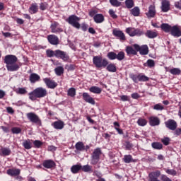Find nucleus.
<instances>
[{"label":"nucleus","instance_id":"72a5a7b5","mask_svg":"<svg viewBox=\"0 0 181 181\" xmlns=\"http://www.w3.org/2000/svg\"><path fill=\"white\" fill-rule=\"evenodd\" d=\"M81 170L83 172H86V173H93V167H91V165H85L83 166L81 165Z\"/></svg>","mask_w":181,"mask_h":181},{"label":"nucleus","instance_id":"ea45409f","mask_svg":"<svg viewBox=\"0 0 181 181\" xmlns=\"http://www.w3.org/2000/svg\"><path fill=\"white\" fill-rule=\"evenodd\" d=\"M116 59L121 62L125 59V52H119L117 54H116Z\"/></svg>","mask_w":181,"mask_h":181},{"label":"nucleus","instance_id":"39448f33","mask_svg":"<svg viewBox=\"0 0 181 181\" xmlns=\"http://www.w3.org/2000/svg\"><path fill=\"white\" fill-rule=\"evenodd\" d=\"M101 155V148H95L91 154V165H97L100 160V156Z\"/></svg>","mask_w":181,"mask_h":181},{"label":"nucleus","instance_id":"393cba45","mask_svg":"<svg viewBox=\"0 0 181 181\" xmlns=\"http://www.w3.org/2000/svg\"><path fill=\"white\" fill-rule=\"evenodd\" d=\"M172 28H173V26H171L170 25H169L168 23H163L160 25V28L162 29V30L165 32V33H169V32H171Z\"/></svg>","mask_w":181,"mask_h":181},{"label":"nucleus","instance_id":"7ed1b4c3","mask_svg":"<svg viewBox=\"0 0 181 181\" xmlns=\"http://www.w3.org/2000/svg\"><path fill=\"white\" fill-rule=\"evenodd\" d=\"M93 64L95 67L101 69V67H107L108 66V61L105 59H103V57L100 56H95L93 59Z\"/></svg>","mask_w":181,"mask_h":181},{"label":"nucleus","instance_id":"69168bd1","mask_svg":"<svg viewBox=\"0 0 181 181\" xmlns=\"http://www.w3.org/2000/svg\"><path fill=\"white\" fill-rule=\"evenodd\" d=\"M40 8L41 11H45L46 8H47V4L41 3L40 4Z\"/></svg>","mask_w":181,"mask_h":181},{"label":"nucleus","instance_id":"4d7b16f0","mask_svg":"<svg viewBox=\"0 0 181 181\" xmlns=\"http://www.w3.org/2000/svg\"><path fill=\"white\" fill-rule=\"evenodd\" d=\"M146 64L148 67H150V68L155 67V61H153V59H148Z\"/></svg>","mask_w":181,"mask_h":181},{"label":"nucleus","instance_id":"473e14b6","mask_svg":"<svg viewBox=\"0 0 181 181\" xmlns=\"http://www.w3.org/2000/svg\"><path fill=\"white\" fill-rule=\"evenodd\" d=\"M151 146L153 149H157L158 151H160L163 148V145L160 142H153Z\"/></svg>","mask_w":181,"mask_h":181},{"label":"nucleus","instance_id":"a211bd4d","mask_svg":"<svg viewBox=\"0 0 181 181\" xmlns=\"http://www.w3.org/2000/svg\"><path fill=\"white\" fill-rule=\"evenodd\" d=\"M113 35L119 39V40H125V35L122 31L118 30H113Z\"/></svg>","mask_w":181,"mask_h":181},{"label":"nucleus","instance_id":"5fc2aeb1","mask_svg":"<svg viewBox=\"0 0 181 181\" xmlns=\"http://www.w3.org/2000/svg\"><path fill=\"white\" fill-rule=\"evenodd\" d=\"M130 78H132L134 83H138L139 81V75L132 74L130 75Z\"/></svg>","mask_w":181,"mask_h":181},{"label":"nucleus","instance_id":"b1692460","mask_svg":"<svg viewBox=\"0 0 181 181\" xmlns=\"http://www.w3.org/2000/svg\"><path fill=\"white\" fill-rule=\"evenodd\" d=\"M37 11H39V7L37 6V4L36 3L32 4L30 7L29 8L30 13H31V15L37 13Z\"/></svg>","mask_w":181,"mask_h":181},{"label":"nucleus","instance_id":"9d476101","mask_svg":"<svg viewBox=\"0 0 181 181\" xmlns=\"http://www.w3.org/2000/svg\"><path fill=\"white\" fill-rule=\"evenodd\" d=\"M160 176V172L159 170L153 171L148 175V181H160L158 179Z\"/></svg>","mask_w":181,"mask_h":181},{"label":"nucleus","instance_id":"3c124183","mask_svg":"<svg viewBox=\"0 0 181 181\" xmlns=\"http://www.w3.org/2000/svg\"><path fill=\"white\" fill-rule=\"evenodd\" d=\"M153 110H156V111H163V110H165V107L162 104L158 103L153 106Z\"/></svg>","mask_w":181,"mask_h":181},{"label":"nucleus","instance_id":"f8f14e48","mask_svg":"<svg viewBox=\"0 0 181 181\" xmlns=\"http://www.w3.org/2000/svg\"><path fill=\"white\" fill-rule=\"evenodd\" d=\"M82 96L86 103H88V104H91L92 105H95V100H94V98H93V97H91L88 93H83Z\"/></svg>","mask_w":181,"mask_h":181},{"label":"nucleus","instance_id":"6e6d98bb","mask_svg":"<svg viewBox=\"0 0 181 181\" xmlns=\"http://www.w3.org/2000/svg\"><path fill=\"white\" fill-rule=\"evenodd\" d=\"M23 146L25 149H30L32 148V146L30 144V141H25L23 143Z\"/></svg>","mask_w":181,"mask_h":181},{"label":"nucleus","instance_id":"8fccbe9b","mask_svg":"<svg viewBox=\"0 0 181 181\" xmlns=\"http://www.w3.org/2000/svg\"><path fill=\"white\" fill-rule=\"evenodd\" d=\"M107 57L110 60H115L117 59V54L114 52H110L107 54Z\"/></svg>","mask_w":181,"mask_h":181},{"label":"nucleus","instance_id":"e2e57ef3","mask_svg":"<svg viewBox=\"0 0 181 181\" xmlns=\"http://www.w3.org/2000/svg\"><path fill=\"white\" fill-rule=\"evenodd\" d=\"M33 144L35 146V148H40V146H42V145L43 144L42 143V141H39V140H35L33 141Z\"/></svg>","mask_w":181,"mask_h":181},{"label":"nucleus","instance_id":"bb28decb","mask_svg":"<svg viewBox=\"0 0 181 181\" xmlns=\"http://www.w3.org/2000/svg\"><path fill=\"white\" fill-rule=\"evenodd\" d=\"M89 91L90 93H93V94H101V91H103V89H101L98 86H92L89 88Z\"/></svg>","mask_w":181,"mask_h":181},{"label":"nucleus","instance_id":"052dcab7","mask_svg":"<svg viewBox=\"0 0 181 181\" xmlns=\"http://www.w3.org/2000/svg\"><path fill=\"white\" fill-rule=\"evenodd\" d=\"M109 15L111 16V18H112L113 19H117V18H118V16H117V14H115V11H114V10L112 9H110L109 10Z\"/></svg>","mask_w":181,"mask_h":181},{"label":"nucleus","instance_id":"13d9d810","mask_svg":"<svg viewBox=\"0 0 181 181\" xmlns=\"http://www.w3.org/2000/svg\"><path fill=\"white\" fill-rule=\"evenodd\" d=\"M11 132L13 134H21V132H22V129H21V128H19V127H13L11 129Z\"/></svg>","mask_w":181,"mask_h":181},{"label":"nucleus","instance_id":"58836bf2","mask_svg":"<svg viewBox=\"0 0 181 181\" xmlns=\"http://www.w3.org/2000/svg\"><path fill=\"white\" fill-rule=\"evenodd\" d=\"M54 71L57 76H61L63 74V73H64V68H63V66H57L54 69Z\"/></svg>","mask_w":181,"mask_h":181},{"label":"nucleus","instance_id":"f704fd0d","mask_svg":"<svg viewBox=\"0 0 181 181\" xmlns=\"http://www.w3.org/2000/svg\"><path fill=\"white\" fill-rule=\"evenodd\" d=\"M1 153H0V155L1 156H8V155H11V149L8 148H2L1 149Z\"/></svg>","mask_w":181,"mask_h":181},{"label":"nucleus","instance_id":"9b49d317","mask_svg":"<svg viewBox=\"0 0 181 181\" xmlns=\"http://www.w3.org/2000/svg\"><path fill=\"white\" fill-rule=\"evenodd\" d=\"M43 81L45 83L48 88H56L57 87V83L49 78H44Z\"/></svg>","mask_w":181,"mask_h":181},{"label":"nucleus","instance_id":"de8ad7c7","mask_svg":"<svg viewBox=\"0 0 181 181\" xmlns=\"http://www.w3.org/2000/svg\"><path fill=\"white\" fill-rule=\"evenodd\" d=\"M123 160L125 163H131V162H132V156L125 155L124 156Z\"/></svg>","mask_w":181,"mask_h":181},{"label":"nucleus","instance_id":"c03bdc74","mask_svg":"<svg viewBox=\"0 0 181 181\" xmlns=\"http://www.w3.org/2000/svg\"><path fill=\"white\" fill-rule=\"evenodd\" d=\"M113 125L115 127V129L117 131L118 134H119L120 135H122L123 132H122V129H119V123H118L117 122H115L113 123Z\"/></svg>","mask_w":181,"mask_h":181},{"label":"nucleus","instance_id":"0eeeda50","mask_svg":"<svg viewBox=\"0 0 181 181\" xmlns=\"http://www.w3.org/2000/svg\"><path fill=\"white\" fill-rule=\"evenodd\" d=\"M55 57H57V59H62L63 62H67V60L70 59V57H69V54H67L66 52L60 49L55 50Z\"/></svg>","mask_w":181,"mask_h":181},{"label":"nucleus","instance_id":"c9c22d12","mask_svg":"<svg viewBox=\"0 0 181 181\" xmlns=\"http://www.w3.org/2000/svg\"><path fill=\"white\" fill-rule=\"evenodd\" d=\"M130 12L133 16H138L141 13V10L139 9V7L136 6L132 8Z\"/></svg>","mask_w":181,"mask_h":181},{"label":"nucleus","instance_id":"5701e85b","mask_svg":"<svg viewBox=\"0 0 181 181\" xmlns=\"http://www.w3.org/2000/svg\"><path fill=\"white\" fill-rule=\"evenodd\" d=\"M146 36L148 39H155V37H158V32L148 30L146 33Z\"/></svg>","mask_w":181,"mask_h":181},{"label":"nucleus","instance_id":"4c0bfd02","mask_svg":"<svg viewBox=\"0 0 181 181\" xmlns=\"http://www.w3.org/2000/svg\"><path fill=\"white\" fill-rule=\"evenodd\" d=\"M169 71L170 74H173V76H179L181 74V70L179 68H173L170 69Z\"/></svg>","mask_w":181,"mask_h":181},{"label":"nucleus","instance_id":"20e7f679","mask_svg":"<svg viewBox=\"0 0 181 181\" xmlns=\"http://www.w3.org/2000/svg\"><path fill=\"white\" fill-rule=\"evenodd\" d=\"M26 117L30 122L36 124V125H39L40 127L42 125V120L36 113L33 112H28L26 114Z\"/></svg>","mask_w":181,"mask_h":181},{"label":"nucleus","instance_id":"37998d69","mask_svg":"<svg viewBox=\"0 0 181 181\" xmlns=\"http://www.w3.org/2000/svg\"><path fill=\"white\" fill-rule=\"evenodd\" d=\"M165 173L171 176H177V171L174 169H165Z\"/></svg>","mask_w":181,"mask_h":181},{"label":"nucleus","instance_id":"ddd939ff","mask_svg":"<svg viewBox=\"0 0 181 181\" xmlns=\"http://www.w3.org/2000/svg\"><path fill=\"white\" fill-rule=\"evenodd\" d=\"M146 15L148 19L151 18H155V15H156V10L155 9V5H150L148 7V11L146 13Z\"/></svg>","mask_w":181,"mask_h":181},{"label":"nucleus","instance_id":"423d86ee","mask_svg":"<svg viewBox=\"0 0 181 181\" xmlns=\"http://www.w3.org/2000/svg\"><path fill=\"white\" fill-rule=\"evenodd\" d=\"M78 22H80V18L76 16L72 15L68 18V23L69 25H71V26L76 29H80V23Z\"/></svg>","mask_w":181,"mask_h":181},{"label":"nucleus","instance_id":"a878e982","mask_svg":"<svg viewBox=\"0 0 181 181\" xmlns=\"http://www.w3.org/2000/svg\"><path fill=\"white\" fill-rule=\"evenodd\" d=\"M95 23H103L104 22V16L103 14H96L93 17Z\"/></svg>","mask_w":181,"mask_h":181},{"label":"nucleus","instance_id":"0e129e2a","mask_svg":"<svg viewBox=\"0 0 181 181\" xmlns=\"http://www.w3.org/2000/svg\"><path fill=\"white\" fill-rule=\"evenodd\" d=\"M93 176H97L98 179H101L103 174L100 171L95 170L93 172Z\"/></svg>","mask_w":181,"mask_h":181},{"label":"nucleus","instance_id":"680f3d73","mask_svg":"<svg viewBox=\"0 0 181 181\" xmlns=\"http://www.w3.org/2000/svg\"><path fill=\"white\" fill-rule=\"evenodd\" d=\"M139 81H149V78L145 75H139Z\"/></svg>","mask_w":181,"mask_h":181},{"label":"nucleus","instance_id":"864d4df0","mask_svg":"<svg viewBox=\"0 0 181 181\" xmlns=\"http://www.w3.org/2000/svg\"><path fill=\"white\" fill-rule=\"evenodd\" d=\"M144 35V31L139 28H134V36H142Z\"/></svg>","mask_w":181,"mask_h":181},{"label":"nucleus","instance_id":"cd10ccee","mask_svg":"<svg viewBox=\"0 0 181 181\" xmlns=\"http://www.w3.org/2000/svg\"><path fill=\"white\" fill-rule=\"evenodd\" d=\"M75 148L76 151H80L81 152L86 151V146H84V144L81 141L77 142L75 145Z\"/></svg>","mask_w":181,"mask_h":181},{"label":"nucleus","instance_id":"f257e3e1","mask_svg":"<svg viewBox=\"0 0 181 181\" xmlns=\"http://www.w3.org/2000/svg\"><path fill=\"white\" fill-rule=\"evenodd\" d=\"M18 57L15 55L8 54L4 57V63L8 71H18L21 65L16 64Z\"/></svg>","mask_w":181,"mask_h":181},{"label":"nucleus","instance_id":"c756f323","mask_svg":"<svg viewBox=\"0 0 181 181\" xmlns=\"http://www.w3.org/2000/svg\"><path fill=\"white\" fill-rule=\"evenodd\" d=\"M80 170H81V164L74 165L71 168V172H72L74 174L78 173Z\"/></svg>","mask_w":181,"mask_h":181},{"label":"nucleus","instance_id":"49530a36","mask_svg":"<svg viewBox=\"0 0 181 181\" xmlns=\"http://www.w3.org/2000/svg\"><path fill=\"white\" fill-rule=\"evenodd\" d=\"M137 124L140 127H145V125L148 124V121H146L145 119L139 118L137 121Z\"/></svg>","mask_w":181,"mask_h":181},{"label":"nucleus","instance_id":"f03ea898","mask_svg":"<svg viewBox=\"0 0 181 181\" xmlns=\"http://www.w3.org/2000/svg\"><path fill=\"white\" fill-rule=\"evenodd\" d=\"M31 101H36V98H43L47 95V90L42 87H38L28 93Z\"/></svg>","mask_w":181,"mask_h":181},{"label":"nucleus","instance_id":"6ab92c4d","mask_svg":"<svg viewBox=\"0 0 181 181\" xmlns=\"http://www.w3.org/2000/svg\"><path fill=\"white\" fill-rule=\"evenodd\" d=\"M149 124L151 127H156L160 124V120L157 117H151L149 118Z\"/></svg>","mask_w":181,"mask_h":181},{"label":"nucleus","instance_id":"c85d7f7f","mask_svg":"<svg viewBox=\"0 0 181 181\" xmlns=\"http://www.w3.org/2000/svg\"><path fill=\"white\" fill-rule=\"evenodd\" d=\"M16 94H20L21 95H25V94H28V88H18L16 89Z\"/></svg>","mask_w":181,"mask_h":181},{"label":"nucleus","instance_id":"4be33fe9","mask_svg":"<svg viewBox=\"0 0 181 181\" xmlns=\"http://www.w3.org/2000/svg\"><path fill=\"white\" fill-rule=\"evenodd\" d=\"M7 175H8L9 176H19V175H21V170L8 169L7 170Z\"/></svg>","mask_w":181,"mask_h":181},{"label":"nucleus","instance_id":"a19ab883","mask_svg":"<svg viewBox=\"0 0 181 181\" xmlns=\"http://www.w3.org/2000/svg\"><path fill=\"white\" fill-rule=\"evenodd\" d=\"M125 5L127 9H131L132 8H134V0H126Z\"/></svg>","mask_w":181,"mask_h":181},{"label":"nucleus","instance_id":"603ef678","mask_svg":"<svg viewBox=\"0 0 181 181\" xmlns=\"http://www.w3.org/2000/svg\"><path fill=\"white\" fill-rule=\"evenodd\" d=\"M47 57H56V51L47 49Z\"/></svg>","mask_w":181,"mask_h":181},{"label":"nucleus","instance_id":"f3484780","mask_svg":"<svg viewBox=\"0 0 181 181\" xmlns=\"http://www.w3.org/2000/svg\"><path fill=\"white\" fill-rule=\"evenodd\" d=\"M47 40L51 45H59V37H57V36L54 35H48Z\"/></svg>","mask_w":181,"mask_h":181},{"label":"nucleus","instance_id":"1a4fd4ad","mask_svg":"<svg viewBox=\"0 0 181 181\" xmlns=\"http://www.w3.org/2000/svg\"><path fill=\"white\" fill-rule=\"evenodd\" d=\"M165 124L166 128H168L170 131H176L177 128V122H176L175 119H170L165 122Z\"/></svg>","mask_w":181,"mask_h":181},{"label":"nucleus","instance_id":"a18cd8bd","mask_svg":"<svg viewBox=\"0 0 181 181\" xmlns=\"http://www.w3.org/2000/svg\"><path fill=\"white\" fill-rule=\"evenodd\" d=\"M126 33H128L131 37H134V36H135V28H127L126 29Z\"/></svg>","mask_w":181,"mask_h":181},{"label":"nucleus","instance_id":"79ce46f5","mask_svg":"<svg viewBox=\"0 0 181 181\" xmlns=\"http://www.w3.org/2000/svg\"><path fill=\"white\" fill-rule=\"evenodd\" d=\"M109 2L112 5V6H115V8L121 6V2L118 0H109Z\"/></svg>","mask_w":181,"mask_h":181},{"label":"nucleus","instance_id":"2f4dec72","mask_svg":"<svg viewBox=\"0 0 181 181\" xmlns=\"http://www.w3.org/2000/svg\"><path fill=\"white\" fill-rule=\"evenodd\" d=\"M138 51L136 49H134L132 47H126V53L129 55V54H133L134 56L136 55Z\"/></svg>","mask_w":181,"mask_h":181},{"label":"nucleus","instance_id":"6e6552de","mask_svg":"<svg viewBox=\"0 0 181 181\" xmlns=\"http://www.w3.org/2000/svg\"><path fill=\"white\" fill-rule=\"evenodd\" d=\"M134 47L136 52H139L140 54L143 56H146L148 53H149V49L148 48V45H143L140 47L139 45H134Z\"/></svg>","mask_w":181,"mask_h":181},{"label":"nucleus","instance_id":"dca6fc26","mask_svg":"<svg viewBox=\"0 0 181 181\" xmlns=\"http://www.w3.org/2000/svg\"><path fill=\"white\" fill-rule=\"evenodd\" d=\"M42 165L44 168H46V169H52V168H54L56 166V163H54L53 160H47L43 162Z\"/></svg>","mask_w":181,"mask_h":181},{"label":"nucleus","instance_id":"e433bc0d","mask_svg":"<svg viewBox=\"0 0 181 181\" xmlns=\"http://www.w3.org/2000/svg\"><path fill=\"white\" fill-rule=\"evenodd\" d=\"M107 70L110 73H115L117 71V66L114 64H110L107 66Z\"/></svg>","mask_w":181,"mask_h":181},{"label":"nucleus","instance_id":"7c9ffc66","mask_svg":"<svg viewBox=\"0 0 181 181\" xmlns=\"http://www.w3.org/2000/svg\"><path fill=\"white\" fill-rule=\"evenodd\" d=\"M169 1H163L162 2V6H161V9L163 12H168V11H169Z\"/></svg>","mask_w":181,"mask_h":181},{"label":"nucleus","instance_id":"2eb2a0df","mask_svg":"<svg viewBox=\"0 0 181 181\" xmlns=\"http://www.w3.org/2000/svg\"><path fill=\"white\" fill-rule=\"evenodd\" d=\"M50 28L52 33H60L61 32H63V29L59 28V23L57 22L52 23Z\"/></svg>","mask_w":181,"mask_h":181},{"label":"nucleus","instance_id":"4468645a","mask_svg":"<svg viewBox=\"0 0 181 181\" xmlns=\"http://www.w3.org/2000/svg\"><path fill=\"white\" fill-rule=\"evenodd\" d=\"M170 34L175 37H180L181 30L177 25H174L171 28Z\"/></svg>","mask_w":181,"mask_h":181},{"label":"nucleus","instance_id":"412c9836","mask_svg":"<svg viewBox=\"0 0 181 181\" xmlns=\"http://www.w3.org/2000/svg\"><path fill=\"white\" fill-rule=\"evenodd\" d=\"M29 80L30 83H35L37 81H40V76L37 74L33 73L30 75Z\"/></svg>","mask_w":181,"mask_h":181},{"label":"nucleus","instance_id":"09e8293b","mask_svg":"<svg viewBox=\"0 0 181 181\" xmlns=\"http://www.w3.org/2000/svg\"><path fill=\"white\" fill-rule=\"evenodd\" d=\"M67 94L69 97H75L76 96V88H70L68 90Z\"/></svg>","mask_w":181,"mask_h":181},{"label":"nucleus","instance_id":"338daca9","mask_svg":"<svg viewBox=\"0 0 181 181\" xmlns=\"http://www.w3.org/2000/svg\"><path fill=\"white\" fill-rule=\"evenodd\" d=\"M161 180L162 181H172V180H170V178L168 177V176H166L165 175H161Z\"/></svg>","mask_w":181,"mask_h":181},{"label":"nucleus","instance_id":"aec40b11","mask_svg":"<svg viewBox=\"0 0 181 181\" xmlns=\"http://www.w3.org/2000/svg\"><path fill=\"white\" fill-rule=\"evenodd\" d=\"M52 127L55 129H63L64 128V122L59 120L52 123Z\"/></svg>","mask_w":181,"mask_h":181},{"label":"nucleus","instance_id":"774afa93","mask_svg":"<svg viewBox=\"0 0 181 181\" xmlns=\"http://www.w3.org/2000/svg\"><path fill=\"white\" fill-rule=\"evenodd\" d=\"M174 135L175 136H179V135H181V128L180 129H175V131L174 132Z\"/></svg>","mask_w":181,"mask_h":181},{"label":"nucleus","instance_id":"bf43d9fd","mask_svg":"<svg viewBox=\"0 0 181 181\" xmlns=\"http://www.w3.org/2000/svg\"><path fill=\"white\" fill-rule=\"evenodd\" d=\"M161 142L163 144V145L168 146L169 145V142H170V139L168 137H164L161 139Z\"/></svg>","mask_w":181,"mask_h":181}]
</instances>
